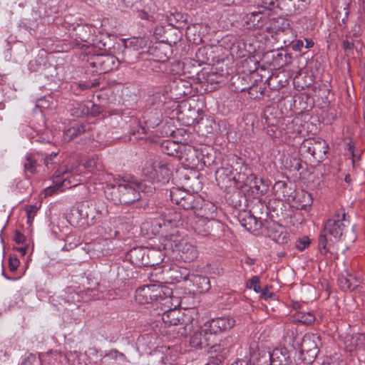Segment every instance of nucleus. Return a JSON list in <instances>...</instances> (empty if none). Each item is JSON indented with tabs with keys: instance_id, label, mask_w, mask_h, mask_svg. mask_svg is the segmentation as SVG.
Returning <instances> with one entry per match:
<instances>
[{
	"instance_id": "1",
	"label": "nucleus",
	"mask_w": 365,
	"mask_h": 365,
	"mask_svg": "<svg viewBox=\"0 0 365 365\" xmlns=\"http://www.w3.org/2000/svg\"><path fill=\"white\" fill-rule=\"evenodd\" d=\"M105 179V196L115 205L133 204L141 198L140 192H147V185L143 182H129L124 178H113L111 174H106Z\"/></svg>"
},
{
	"instance_id": "2",
	"label": "nucleus",
	"mask_w": 365,
	"mask_h": 365,
	"mask_svg": "<svg viewBox=\"0 0 365 365\" xmlns=\"http://www.w3.org/2000/svg\"><path fill=\"white\" fill-rule=\"evenodd\" d=\"M349 225V220L344 210H337L325 222L319 236V250L322 255L332 253L335 242L346 240V230Z\"/></svg>"
},
{
	"instance_id": "3",
	"label": "nucleus",
	"mask_w": 365,
	"mask_h": 365,
	"mask_svg": "<svg viewBox=\"0 0 365 365\" xmlns=\"http://www.w3.org/2000/svg\"><path fill=\"white\" fill-rule=\"evenodd\" d=\"M230 161L232 163H227L215 173V178L218 185L222 188L235 187L237 184L245 182L247 173V165L241 158L232 157Z\"/></svg>"
},
{
	"instance_id": "4",
	"label": "nucleus",
	"mask_w": 365,
	"mask_h": 365,
	"mask_svg": "<svg viewBox=\"0 0 365 365\" xmlns=\"http://www.w3.org/2000/svg\"><path fill=\"white\" fill-rule=\"evenodd\" d=\"M173 291L166 286L158 284H150L138 288L135 291V300L139 304H145L153 302L160 303L164 302L163 305L171 302Z\"/></svg>"
},
{
	"instance_id": "5",
	"label": "nucleus",
	"mask_w": 365,
	"mask_h": 365,
	"mask_svg": "<svg viewBox=\"0 0 365 365\" xmlns=\"http://www.w3.org/2000/svg\"><path fill=\"white\" fill-rule=\"evenodd\" d=\"M80 215L86 219L88 223L95 225L108 215L106 204L102 200L85 201L78 206Z\"/></svg>"
},
{
	"instance_id": "6",
	"label": "nucleus",
	"mask_w": 365,
	"mask_h": 365,
	"mask_svg": "<svg viewBox=\"0 0 365 365\" xmlns=\"http://www.w3.org/2000/svg\"><path fill=\"white\" fill-rule=\"evenodd\" d=\"M320 336L314 334H306L297 342V349L300 351V357L306 364H312L317 356L319 351V345L321 344Z\"/></svg>"
},
{
	"instance_id": "7",
	"label": "nucleus",
	"mask_w": 365,
	"mask_h": 365,
	"mask_svg": "<svg viewBox=\"0 0 365 365\" xmlns=\"http://www.w3.org/2000/svg\"><path fill=\"white\" fill-rule=\"evenodd\" d=\"M89 66L93 73L99 74L108 73L116 69L119 65V60L113 55L95 54L88 59Z\"/></svg>"
},
{
	"instance_id": "8",
	"label": "nucleus",
	"mask_w": 365,
	"mask_h": 365,
	"mask_svg": "<svg viewBox=\"0 0 365 365\" xmlns=\"http://www.w3.org/2000/svg\"><path fill=\"white\" fill-rule=\"evenodd\" d=\"M157 254L159 252L154 250L137 247L131 249L126 257L133 264L137 267H148L158 264V260L153 259Z\"/></svg>"
},
{
	"instance_id": "9",
	"label": "nucleus",
	"mask_w": 365,
	"mask_h": 365,
	"mask_svg": "<svg viewBox=\"0 0 365 365\" xmlns=\"http://www.w3.org/2000/svg\"><path fill=\"white\" fill-rule=\"evenodd\" d=\"M143 173L153 181L165 183L169 182L172 173L168 164L160 161L147 164Z\"/></svg>"
},
{
	"instance_id": "10",
	"label": "nucleus",
	"mask_w": 365,
	"mask_h": 365,
	"mask_svg": "<svg viewBox=\"0 0 365 365\" xmlns=\"http://www.w3.org/2000/svg\"><path fill=\"white\" fill-rule=\"evenodd\" d=\"M223 225L215 219L198 218L193 226L195 232L202 236L217 237L222 232Z\"/></svg>"
},
{
	"instance_id": "11",
	"label": "nucleus",
	"mask_w": 365,
	"mask_h": 365,
	"mask_svg": "<svg viewBox=\"0 0 365 365\" xmlns=\"http://www.w3.org/2000/svg\"><path fill=\"white\" fill-rule=\"evenodd\" d=\"M235 325V320L230 316H225L212 319L205 323L204 327H207L210 335L217 334L230 330Z\"/></svg>"
},
{
	"instance_id": "12",
	"label": "nucleus",
	"mask_w": 365,
	"mask_h": 365,
	"mask_svg": "<svg viewBox=\"0 0 365 365\" xmlns=\"http://www.w3.org/2000/svg\"><path fill=\"white\" fill-rule=\"evenodd\" d=\"M247 173L245 178V182L241 184L247 185L250 189H255L257 195H264L269 189V180L264 178H258L255 174L252 173L250 168L247 166Z\"/></svg>"
},
{
	"instance_id": "13",
	"label": "nucleus",
	"mask_w": 365,
	"mask_h": 365,
	"mask_svg": "<svg viewBox=\"0 0 365 365\" xmlns=\"http://www.w3.org/2000/svg\"><path fill=\"white\" fill-rule=\"evenodd\" d=\"M267 235L270 239L279 244L287 243L289 237L286 228L274 222L269 223L267 227Z\"/></svg>"
},
{
	"instance_id": "14",
	"label": "nucleus",
	"mask_w": 365,
	"mask_h": 365,
	"mask_svg": "<svg viewBox=\"0 0 365 365\" xmlns=\"http://www.w3.org/2000/svg\"><path fill=\"white\" fill-rule=\"evenodd\" d=\"M344 343L346 350L349 352L363 349L365 345V334L360 333L346 334L344 336Z\"/></svg>"
},
{
	"instance_id": "15",
	"label": "nucleus",
	"mask_w": 365,
	"mask_h": 365,
	"mask_svg": "<svg viewBox=\"0 0 365 365\" xmlns=\"http://www.w3.org/2000/svg\"><path fill=\"white\" fill-rule=\"evenodd\" d=\"M232 191L225 195V199L232 207L237 209H243L247 205V197L245 194L240 190L233 187Z\"/></svg>"
},
{
	"instance_id": "16",
	"label": "nucleus",
	"mask_w": 365,
	"mask_h": 365,
	"mask_svg": "<svg viewBox=\"0 0 365 365\" xmlns=\"http://www.w3.org/2000/svg\"><path fill=\"white\" fill-rule=\"evenodd\" d=\"M270 365H291L289 351L284 347L276 348L269 353Z\"/></svg>"
},
{
	"instance_id": "17",
	"label": "nucleus",
	"mask_w": 365,
	"mask_h": 365,
	"mask_svg": "<svg viewBox=\"0 0 365 365\" xmlns=\"http://www.w3.org/2000/svg\"><path fill=\"white\" fill-rule=\"evenodd\" d=\"M338 285L344 292H351L356 289L361 283V279L352 274L346 273L338 277Z\"/></svg>"
},
{
	"instance_id": "18",
	"label": "nucleus",
	"mask_w": 365,
	"mask_h": 365,
	"mask_svg": "<svg viewBox=\"0 0 365 365\" xmlns=\"http://www.w3.org/2000/svg\"><path fill=\"white\" fill-rule=\"evenodd\" d=\"M272 191L274 196L280 200H289L294 197L292 189L285 181H277L272 187Z\"/></svg>"
},
{
	"instance_id": "19",
	"label": "nucleus",
	"mask_w": 365,
	"mask_h": 365,
	"mask_svg": "<svg viewBox=\"0 0 365 365\" xmlns=\"http://www.w3.org/2000/svg\"><path fill=\"white\" fill-rule=\"evenodd\" d=\"M208 329L204 327V329L194 332L190 336V344L192 346L203 348L210 345V337L211 335L208 334Z\"/></svg>"
},
{
	"instance_id": "20",
	"label": "nucleus",
	"mask_w": 365,
	"mask_h": 365,
	"mask_svg": "<svg viewBox=\"0 0 365 365\" xmlns=\"http://www.w3.org/2000/svg\"><path fill=\"white\" fill-rule=\"evenodd\" d=\"M90 128L86 123H75L70 128L64 130L63 138L66 142H70L79 135L85 133Z\"/></svg>"
},
{
	"instance_id": "21",
	"label": "nucleus",
	"mask_w": 365,
	"mask_h": 365,
	"mask_svg": "<svg viewBox=\"0 0 365 365\" xmlns=\"http://www.w3.org/2000/svg\"><path fill=\"white\" fill-rule=\"evenodd\" d=\"M178 255L182 261L190 262L197 257L198 252L193 245L185 242L180 245Z\"/></svg>"
},
{
	"instance_id": "22",
	"label": "nucleus",
	"mask_w": 365,
	"mask_h": 365,
	"mask_svg": "<svg viewBox=\"0 0 365 365\" xmlns=\"http://www.w3.org/2000/svg\"><path fill=\"white\" fill-rule=\"evenodd\" d=\"M169 308L167 310H165L161 314V319L167 327L171 326H177V325H182L180 323V311L176 308H170L169 306H167Z\"/></svg>"
},
{
	"instance_id": "23",
	"label": "nucleus",
	"mask_w": 365,
	"mask_h": 365,
	"mask_svg": "<svg viewBox=\"0 0 365 365\" xmlns=\"http://www.w3.org/2000/svg\"><path fill=\"white\" fill-rule=\"evenodd\" d=\"M267 21V17L259 11H253L247 16L246 24L250 29H260Z\"/></svg>"
},
{
	"instance_id": "24",
	"label": "nucleus",
	"mask_w": 365,
	"mask_h": 365,
	"mask_svg": "<svg viewBox=\"0 0 365 365\" xmlns=\"http://www.w3.org/2000/svg\"><path fill=\"white\" fill-rule=\"evenodd\" d=\"M202 199L194 194L187 192L183 200L178 205L184 210H198L201 208Z\"/></svg>"
},
{
	"instance_id": "25",
	"label": "nucleus",
	"mask_w": 365,
	"mask_h": 365,
	"mask_svg": "<svg viewBox=\"0 0 365 365\" xmlns=\"http://www.w3.org/2000/svg\"><path fill=\"white\" fill-rule=\"evenodd\" d=\"M313 149V158L317 162L323 161L329 147L326 141L323 139H315Z\"/></svg>"
},
{
	"instance_id": "26",
	"label": "nucleus",
	"mask_w": 365,
	"mask_h": 365,
	"mask_svg": "<svg viewBox=\"0 0 365 365\" xmlns=\"http://www.w3.org/2000/svg\"><path fill=\"white\" fill-rule=\"evenodd\" d=\"M359 36L356 32L346 34L342 39L341 46L345 53L348 55L352 54L355 48V43L359 42Z\"/></svg>"
},
{
	"instance_id": "27",
	"label": "nucleus",
	"mask_w": 365,
	"mask_h": 365,
	"mask_svg": "<svg viewBox=\"0 0 365 365\" xmlns=\"http://www.w3.org/2000/svg\"><path fill=\"white\" fill-rule=\"evenodd\" d=\"M37 155L38 153H29L26 155L24 163V170L26 174L28 173L32 175L37 173V168L40 166L37 163Z\"/></svg>"
},
{
	"instance_id": "28",
	"label": "nucleus",
	"mask_w": 365,
	"mask_h": 365,
	"mask_svg": "<svg viewBox=\"0 0 365 365\" xmlns=\"http://www.w3.org/2000/svg\"><path fill=\"white\" fill-rule=\"evenodd\" d=\"M56 183L53 186H50L46 187L44 190V195L45 197L51 196L53 194L58 192V191L61 192L63 190L68 188L71 187V180L69 178H65L61 182H58V180H54Z\"/></svg>"
},
{
	"instance_id": "29",
	"label": "nucleus",
	"mask_w": 365,
	"mask_h": 365,
	"mask_svg": "<svg viewBox=\"0 0 365 365\" xmlns=\"http://www.w3.org/2000/svg\"><path fill=\"white\" fill-rule=\"evenodd\" d=\"M242 225L249 231H257L262 227V222L253 215H248L242 220Z\"/></svg>"
},
{
	"instance_id": "30",
	"label": "nucleus",
	"mask_w": 365,
	"mask_h": 365,
	"mask_svg": "<svg viewBox=\"0 0 365 365\" xmlns=\"http://www.w3.org/2000/svg\"><path fill=\"white\" fill-rule=\"evenodd\" d=\"M191 280L197 287L200 292H207L211 287L210 279L207 277L196 275L193 276V278Z\"/></svg>"
},
{
	"instance_id": "31",
	"label": "nucleus",
	"mask_w": 365,
	"mask_h": 365,
	"mask_svg": "<svg viewBox=\"0 0 365 365\" xmlns=\"http://www.w3.org/2000/svg\"><path fill=\"white\" fill-rule=\"evenodd\" d=\"M160 148L163 153L170 156H175L179 153L180 145L175 141L166 140L161 143Z\"/></svg>"
},
{
	"instance_id": "32",
	"label": "nucleus",
	"mask_w": 365,
	"mask_h": 365,
	"mask_svg": "<svg viewBox=\"0 0 365 365\" xmlns=\"http://www.w3.org/2000/svg\"><path fill=\"white\" fill-rule=\"evenodd\" d=\"M89 108L88 107V102L86 103H76L73 105L71 108V115L76 118H83L88 116Z\"/></svg>"
},
{
	"instance_id": "33",
	"label": "nucleus",
	"mask_w": 365,
	"mask_h": 365,
	"mask_svg": "<svg viewBox=\"0 0 365 365\" xmlns=\"http://www.w3.org/2000/svg\"><path fill=\"white\" fill-rule=\"evenodd\" d=\"M61 357L60 353L56 351H50L46 353L41 354L38 358L41 359L42 365H55L58 359Z\"/></svg>"
},
{
	"instance_id": "34",
	"label": "nucleus",
	"mask_w": 365,
	"mask_h": 365,
	"mask_svg": "<svg viewBox=\"0 0 365 365\" xmlns=\"http://www.w3.org/2000/svg\"><path fill=\"white\" fill-rule=\"evenodd\" d=\"M295 321L304 324H311L315 320V317L311 312L297 311L293 316Z\"/></svg>"
},
{
	"instance_id": "35",
	"label": "nucleus",
	"mask_w": 365,
	"mask_h": 365,
	"mask_svg": "<svg viewBox=\"0 0 365 365\" xmlns=\"http://www.w3.org/2000/svg\"><path fill=\"white\" fill-rule=\"evenodd\" d=\"M298 336L299 335L294 329H288L284 335V341L286 344L292 346L294 349H297V343L299 342V341H297Z\"/></svg>"
},
{
	"instance_id": "36",
	"label": "nucleus",
	"mask_w": 365,
	"mask_h": 365,
	"mask_svg": "<svg viewBox=\"0 0 365 365\" xmlns=\"http://www.w3.org/2000/svg\"><path fill=\"white\" fill-rule=\"evenodd\" d=\"M314 138L305 139L300 145L299 152L302 156L310 155L313 157V149Z\"/></svg>"
},
{
	"instance_id": "37",
	"label": "nucleus",
	"mask_w": 365,
	"mask_h": 365,
	"mask_svg": "<svg viewBox=\"0 0 365 365\" xmlns=\"http://www.w3.org/2000/svg\"><path fill=\"white\" fill-rule=\"evenodd\" d=\"M118 358L123 361H127V357L123 353H121L116 349H112L102 358L100 363L101 365H107L109 360H115Z\"/></svg>"
},
{
	"instance_id": "38",
	"label": "nucleus",
	"mask_w": 365,
	"mask_h": 365,
	"mask_svg": "<svg viewBox=\"0 0 365 365\" xmlns=\"http://www.w3.org/2000/svg\"><path fill=\"white\" fill-rule=\"evenodd\" d=\"M347 149L349 153L351 155V162L352 166L354 169L360 166V160H361V151L356 150L354 145L350 142L347 144Z\"/></svg>"
},
{
	"instance_id": "39",
	"label": "nucleus",
	"mask_w": 365,
	"mask_h": 365,
	"mask_svg": "<svg viewBox=\"0 0 365 365\" xmlns=\"http://www.w3.org/2000/svg\"><path fill=\"white\" fill-rule=\"evenodd\" d=\"M299 202L301 209L307 210L312 205L313 198L309 192L302 191L299 195Z\"/></svg>"
},
{
	"instance_id": "40",
	"label": "nucleus",
	"mask_w": 365,
	"mask_h": 365,
	"mask_svg": "<svg viewBox=\"0 0 365 365\" xmlns=\"http://www.w3.org/2000/svg\"><path fill=\"white\" fill-rule=\"evenodd\" d=\"M187 191L180 188H173L170 192V197L172 202L179 205L185 197Z\"/></svg>"
},
{
	"instance_id": "41",
	"label": "nucleus",
	"mask_w": 365,
	"mask_h": 365,
	"mask_svg": "<svg viewBox=\"0 0 365 365\" xmlns=\"http://www.w3.org/2000/svg\"><path fill=\"white\" fill-rule=\"evenodd\" d=\"M231 81L235 92H243L247 89V87L245 86L242 83L244 81L243 77L240 76H232Z\"/></svg>"
},
{
	"instance_id": "42",
	"label": "nucleus",
	"mask_w": 365,
	"mask_h": 365,
	"mask_svg": "<svg viewBox=\"0 0 365 365\" xmlns=\"http://www.w3.org/2000/svg\"><path fill=\"white\" fill-rule=\"evenodd\" d=\"M181 220V215L178 212H169V213L165 216L164 223L168 222L171 226H178V223Z\"/></svg>"
},
{
	"instance_id": "43",
	"label": "nucleus",
	"mask_w": 365,
	"mask_h": 365,
	"mask_svg": "<svg viewBox=\"0 0 365 365\" xmlns=\"http://www.w3.org/2000/svg\"><path fill=\"white\" fill-rule=\"evenodd\" d=\"M296 0H278L279 9L287 12H292L295 9Z\"/></svg>"
},
{
	"instance_id": "44",
	"label": "nucleus",
	"mask_w": 365,
	"mask_h": 365,
	"mask_svg": "<svg viewBox=\"0 0 365 365\" xmlns=\"http://www.w3.org/2000/svg\"><path fill=\"white\" fill-rule=\"evenodd\" d=\"M259 283L260 279L259 277L253 276L247 282L246 286L248 289H252L256 293H259L261 292Z\"/></svg>"
},
{
	"instance_id": "45",
	"label": "nucleus",
	"mask_w": 365,
	"mask_h": 365,
	"mask_svg": "<svg viewBox=\"0 0 365 365\" xmlns=\"http://www.w3.org/2000/svg\"><path fill=\"white\" fill-rule=\"evenodd\" d=\"M77 295L76 293L70 292L67 297H65L63 295L58 296L57 297V302L61 306L64 307L66 304H71V303H73L75 301V297Z\"/></svg>"
},
{
	"instance_id": "46",
	"label": "nucleus",
	"mask_w": 365,
	"mask_h": 365,
	"mask_svg": "<svg viewBox=\"0 0 365 365\" xmlns=\"http://www.w3.org/2000/svg\"><path fill=\"white\" fill-rule=\"evenodd\" d=\"M87 30L90 31V28L86 26H78L76 29V35L82 41H88L89 35L87 34Z\"/></svg>"
},
{
	"instance_id": "47",
	"label": "nucleus",
	"mask_w": 365,
	"mask_h": 365,
	"mask_svg": "<svg viewBox=\"0 0 365 365\" xmlns=\"http://www.w3.org/2000/svg\"><path fill=\"white\" fill-rule=\"evenodd\" d=\"M88 107L89 108L88 116H98L103 110L101 106L94 104L91 101H88Z\"/></svg>"
},
{
	"instance_id": "48",
	"label": "nucleus",
	"mask_w": 365,
	"mask_h": 365,
	"mask_svg": "<svg viewBox=\"0 0 365 365\" xmlns=\"http://www.w3.org/2000/svg\"><path fill=\"white\" fill-rule=\"evenodd\" d=\"M27 223L31 224L36 215L38 207L36 205H29L26 207Z\"/></svg>"
},
{
	"instance_id": "49",
	"label": "nucleus",
	"mask_w": 365,
	"mask_h": 365,
	"mask_svg": "<svg viewBox=\"0 0 365 365\" xmlns=\"http://www.w3.org/2000/svg\"><path fill=\"white\" fill-rule=\"evenodd\" d=\"M309 245V238L308 237H304L303 238L297 240L295 247L298 250L302 251L305 250Z\"/></svg>"
},
{
	"instance_id": "50",
	"label": "nucleus",
	"mask_w": 365,
	"mask_h": 365,
	"mask_svg": "<svg viewBox=\"0 0 365 365\" xmlns=\"http://www.w3.org/2000/svg\"><path fill=\"white\" fill-rule=\"evenodd\" d=\"M261 6L268 10L279 8L278 0H261Z\"/></svg>"
},
{
	"instance_id": "51",
	"label": "nucleus",
	"mask_w": 365,
	"mask_h": 365,
	"mask_svg": "<svg viewBox=\"0 0 365 365\" xmlns=\"http://www.w3.org/2000/svg\"><path fill=\"white\" fill-rule=\"evenodd\" d=\"M21 365H41V359L34 354H30Z\"/></svg>"
},
{
	"instance_id": "52",
	"label": "nucleus",
	"mask_w": 365,
	"mask_h": 365,
	"mask_svg": "<svg viewBox=\"0 0 365 365\" xmlns=\"http://www.w3.org/2000/svg\"><path fill=\"white\" fill-rule=\"evenodd\" d=\"M20 262L17 257H9V268L11 272H15L19 267Z\"/></svg>"
},
{
	"instance_id": "53",
	"label": "nucleus",
	"mask_w": 365,
	"mask_h": 365,
	"mask_svg": "<svg viewBox=\"0 0 365 365\" xmlns=\"http://www.w3.org/2000/svg\"><path fill=\"white\" fill-rule=\"evenodd\" d=\"M84 167L88 171V172H93L94 171V170L96 168H97V160L96 158H91L90 159H88L85 165H84Z\"/></svg>"
},
{
	"instance_id": "54",
	"label": "nucleus",
	"mask_w": 365,
	"mask_h": 365,
	"mask_svg": "<svg viewBox=\"0 0 365 365\" xmlns=\"http://www.w3.org/2000/svg\"><path fill=\"white\" fill-rule=\"evenodd\" d=\"M48 98H51L50 96L43 97L37 100L36 107L39 108H46L49 106V100Z\"/></svg>"
},
{
	"instance_id": "55",
	"label": "nucleus",
	"mask_w": 365,
	"mask_h": 365,
	"mask_svg": "<svg viewBox=\"0 0 365 365\" xmlns=\"http://www.w3.org/2000/svg\"><path fill=\"white\" fill-rule=\"evenodd\" d=\"M26 240L25 236L19 230H16L14 234V241L17 244H24Z\"/></svg>"
},
{
	"instance_id": "56",
	"label": "nucleus",
	"mask_w": 365,
	"mask_h": 365,
	"mask_svg": "<svg viewBox=\"0 0 365 365\" xmlns=\"http://www.w3.org/2000/svg\"><path fill=\"white\" fill-rule=\"evenodd\" d=\"M58 151H56V152L53 151L50 154H46L43 158V163H44L45 166L47 168H49L48 160L53 159L54 158H56L58 155Z\"/></svg>"
},
{
	"instance_id": "57",
	"label": "nucleus",
	"mask_w": 365,
	"mask_h": 365,
	"mask_svg": "<svg viewBox=\"0 0 365 365\" xmlns=\"http://www.w3.org/2000/svg\"><path fill=\"white\" fill-rule=\"evenodd\" d=\"M259 293H261V297L264 299H270L274 296V293L269 292L267 287L263 289H261V292Z\"/></svg>"
},
{
	"instance_id": "58",
	"label": "nucleus",
	"mask_w": 365,
	"mask_h": 365,
	"mask_svg": "<svg viewBox=\"0 0 365 365\" xmlns=\"http://www.w3.org/2000/svg\"><path fill=\"white\" fill-rule=\"evenodd\" d=\"M72 171V170H70L68 168H66L63 170H57L55 173H54V180H58V182H59V178L61 177H62L63 175L66 174V173H69Z\"/></svg>"
},
{
	"instance_id": "59",
	"label": "nucleus",
	"mask_w": 365,
	"mask_h": 365,
	"mask_svg": "<svg viewBox=\"0 0 365 365\" xmlns=\"http://www.w3.org/2000/svg\"><path fill=\"white\" fill-rule=\"evenodd\" d=\"M222 362V356H211L210 360L205 365H220Z\"/></svg>"
},
{
	"instance_id": "60",
	"label": "nucleus",
	"mask_w": 365,
	"mask_h": 365,
	"mask_svg": "<svg viewBox=\"0 0 365 365\" xmlns=\"http://www.w3.org/2000/svg\"><path fill=\"white\" fill-rule=\"evenodd\" d=\"M291 46L294 51H301L304 47V41L302 40H297L296 42L292 43Z\"/></svg>"
},
{
	"instance_id": "61",
	"label": "nucleus",
	"mask_w": 365,
	"mask_h": 365,
	"mask_svg": "<svg viewBox=\"0 0 365 365\" xmlns=\"http://www.w3.org/2000/svg\"><path fill=\"white\" fill-rule=\"evenodd\" d=\"M292 167L293 168V170H299L302 168L300 160L294 158V163Z\"/></svg>"
},
{
	"instance_id": "62",
	"label": "nucleus",
	"mask_w": 365,
	"mask_h": 365,
	"mask_svg": "<svg viewBox=\"0 0 365 365\" xmlns=\"http://www.w3.org/2000/svg\"><path fill=\"white\" fill-rule=\"evenodd\" d=\"M126 7H131L140 0H122Z\"/></svg>"
},
{
	"instance_id": "63",
	"label": "nucleus",
	"mask_w": 365,
	"mask_h": 365,
	"mask_svg": "<svg viewBox=\"0 0 365 365\" xmlns=\"http://www.w3.org/2000/svg\"><path fill=\"white\" fill-rule=\"evenodd\" d=\"M302 306H303L302 304H301L299 302H292V307L294 309H296V310H298V311H301V309L302 308Z\"/></svg>"
},
{
	"instance_id": "64",
	"label": "nucleus",
	"mask_w": 365,
	"mask_h": 365,
	"mask_svg": "<svg viewBox=\"0 0 365 365\" xmlns=\"http://www.w3.org/2000/svg\"><path fill=\"white\" fill-rule=\"evenodd\" d=\"M231 365H248L247 362L243 359H237Z\"/></svg>"
}]
</instances>
